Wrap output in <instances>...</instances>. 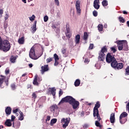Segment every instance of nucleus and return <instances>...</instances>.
<instances>
[{"instance_id": "obj_5", "label": "nucleus", "mask_w": 129, "mask_h": 129, "mask_svg": "<svg viewBox=\"0 0 129 129\" xmlns=\"http://www.w3.org/2000/svg\"><path fill=\"white\" fill-rule=\"evenodd\" d=\"M29 57L33 60H37V59H39L40 57L36 55V53H35V48L34 47H32L30 50Z\"/></svg>"}, {"instance_id": "obj_10", "label": "nucleus", "mask_w": 129, "mask_h": 129, "mask_svg": "<svg viewBox=\"0 0 129 129\" xmlns=\"http://www.w3.org/2000/svg\"><path fill=\"white\" fill-rule=\"evenodd\" d=\"M49 70V68L48 67V65H44V66L41 67V74H44L45 72L48 71Z\"/></svg>"}, {"instance_id": "obj_16", "label": "nucleus", "mask_w": 129, "mask_h": 129, "mask_svg": "<svg viewBox=\"0 0 129 129\" xmlns=\"http://www.w3.org/2000/svg\"><path fill=\"white\" fill-rule=\"evenodd\" d=\"M122 68H123V64L121 62L117 63L115 70H119Z\"/></svg>"}, {"instance_id": "obj_28", "label": "nucleus", "mask_w": 129, "mask_h": 129, "mask_svg": "<svg viewBox=\"0 0 129 129\" xmlns=\"http://www.w3.org/2000/svg\"><path fill=\"white\" fill-rule=\"evenodd\" d=\"M102 5L103 7H107L108 5V2L106 0H103L102 2Z\"/></svg>"}, {"instance_id": "obj_61", "label": "nucleus", "mask_w": 129, "mask_h": 129, "mask_svg": "<svg viewBox=\"0 0 129 129\" xmlns=\"http://www.w3.org/2000/svg\"><path fill=\"white\" fill-rule=\"evenodd\" d=\"M104 28H107V24H105L104 25Z\"/></svg>"}, {"instance_id": "obj_30", "label": "nucleus", "mask_w": 129, "mask_h": 129, "mask_svg": "<svg viewBox=\"0 0 129 129\" xmlns=\"http://www.w3.org/2000/svg\"><path fill=\"white\" fill-rule=\"evenodd\" d=\"M88 38V34H87V32H84V35H83V39L85 40V41H86L87 39Z\"/></svg>"}, {"instance_id": "obj_38", "label": "nucleus", "mask_w": 129, "mask_h": 129, "mask_svg": "<svg viewBox=\"0 0 129 129\" xmlns=\"http://www.w3.org/2000/svg\"><path fill=\"white\" fill-rule=\"evenodd\" d=\"M20 126H21V122L19 121L17 122V124L16 125L15 128H19Z\"/></svg>"}, {"instance_id": "obj_51", "label": "nucleus", "mask_w": 129, "mask_h": 129, "mask_svg": "<svg viewBox=\"0 0 129 129\" xmlns=\"http://www.w3.org/2000/svg\"><path fill=\"white\" fill-rule=\"evenodd\" d=\"M58 94H59V96H60L61 95H62L63 94V92H62L61 90H60L59 91Z\"/></svg>"}, {"instance_id": "obj_29", "label": "nucleus", "mask_w": 129, "mask_h": 129, "mask_svg": "<svg viewBox=\"0 0 129 129\" xmlns=\"http://www.w3.org/2000/svg\"><path fill=\"white\" fill-rule=\"evenodd\" d=\"M50 92H51L53 96H55V95H56V90L54 88L51 89Z\"/></svg>"}, {"instance_id": "obj_22", "label": "nucleus", "mask_w": 129, "mask_h": 129, "mask_svg": "<svg viewBox=\"0 0 129 129\" xmlns=\"http://www.w3.org/2000/svg\"><path fill=\"white\" fill-rule=\"evenodd\" d=\"M6 113L7 114V115H10L12 112V108L10 107H7V108L5 110Z\"/></svg>"}, {"instance_id": "obj_55", "label": "nucleus", "mask_w": 129, "mask_h": 129, "mask_svg": "<svg viewBox=\"0 0 129 129\" xmlns=\"http://www.w3.org/2000/svg\"><path fill=\"white\" fill-rule=\"evenodd\" d=\"M59 64V62H58V60H55L54 62V66H57Z\"/></svg>"}, {"instance_id": "obj_43", "label": "nucleus", "mask_w": 129, "mask_h": 129, "mask_svg": "<svg viewBox=\"0 0 129 129\" xmlns=\"http://www.w3.org/2000/svg\"><path fill=\"white\" fill-rule=\"evenodd\" d=\"M11 88L13 90H15V89H16V85H15V84H12L11 85Z\"/></svg>"}, {"instance_id": "obj_18", "label": "nucleus", "mask_w": 129, "mask_h": 129, "mask_svg": "<svg viewBox=\"0 0 129 129\" xmlns=\"http://www.w3.org/2000/svg\"><path fill=\"white\" fill-rule=\"evenodd\" d=\"M117 66V61L116 60H113L111 63V66L112 67V68H114V69H116V67Z\"/></svg>"}, {"instance_id": "obj_58", "label": "nucleus", "mask_w": 129, "mask_h": 129, "mask_svg": "<svg viewBox=\"0 0 129 129\" xmlns=\"http://www.w3.org/2000/svg\"><path fill=\"white\" fill-rule=\"evenodd\" d=\"M3 14H4V10L1 9L0 10V15L2 16V15H3Z\"/></svg>"}, {"instance_id": "obj_57", "label": "nucleus", "mask_w": 129, "mask_h": 129, "mask_svg": "<svg viewBox=\"0 0 129 129\" xmlns=\"http://www.w3.org/2000/svg\"><path fill=\"white\" fill-rule=\"evenodd\" d=\"M88 62H89V59H88L87 58H85V63H88Z\"/></svg>"}, {"instance_id": "obj_33", "label": "nucleus", "mask_w": 129, "mask_h": 129, "mask_svg": "<svg viewBox=\"0 0 129 129\" xmlns=\"http://www.w3.org/2000/svg\"><path fill=\"white\" fill-rule=\"evenodd\" d=\"M20 111H21L20 110H19V109H15L14 110H13V112L14 113H15L17 115V116H18L19 115L17 113V112H19L20 113Z\"/></svg>"}, {"instance_id": "obj_36", "label": "nucleus", "mask_w": 129, "mask_h": 129, "mask_svg": "<svg viewBox=\"0 0 129 129\" xmlns=\"http://www.w3.org/2000/svg\"><path fill=\"white\" fill-rule=\"evenodd\" d=\"M36 18V16L35 15H33L32 17H29L30 21H31L32 22L35 20V18Z\"/></svg>"}, {"instance_id": "obj_35", "label": "nucleus", "mask_w": 129, "mask_h": 129, "mask_svg": "<svg viewBox=\"0 0 129 129\" xmlns=\"http://www.w3.org/2000/svg\"><path fill=\"white\" fill-rule=\"evenodd\" d=\"M125 75H129V66H128L126 69H125Z\"/></svg>"}, {"instance_id": "obj_41", "label": "nucleus", "mask_w": 129, "mask_h": 129, "mask_svg": "<svg viewBox=\"0 0 129 129\" xmlns=\"http://www.w3.org/2000/svg\"><path fill=\"white\" fill-rule=\"evenodd\" d=\"M48 20H49V17L47 16H45L44 17V22H48Z\"/></svg>"}, {"instance_id": "obj_11", "label": "nucleus", "mask_w": 129, "mask_h": 129, "mask_svg": "<svg viewBox=\"0 0 129 129\" xmlns=\"http://www.w3.org/2000/svg\"><path fill=\"white\" fill-rule=\"evenodd\" d=\"M94 7L96 9V10L99 9L100 6H99V0H95L94 1Z\"/></svg>"}, {"instance_id": "obj_31", "label": "nucleus", "mask_w": 129, "mask_h": 129, "mask_svg": "<svg viewBox=\"0 0 129 129\" xmlns=\"http://www.w3.org/2000/svg\"><path fill=\"white\" fill-rule=\"evenodd\" d=\"M56 122H57V119L53 118L51 120L50 125H53V124H54V123H56Z\"/></svg>"}, {"instance_id": "obj_15", "label": "nucleus", "mask_w": 129, "mask_h": 129, "mask_svg": "<svg viewBox=\"0 0 129 129\" xmlns=\"http://www.w3.org/2000/svg\"><path fill=\"white\" fill-rule=\"evenodd\" d=\"M66 36L69 38L71 37V32H70V28L69 27L66 28Z\"/></svg>"}, {"instance_id": "obj_40", "label": "nucleus", "mask_w": 129, "mask_h": 129, "mask_svg": "<svg viewBox=\"0 0 129 129\" xmlns=\"http://www.w3.org/2000/svg\"><path fill=\"white\" fill-rule=\"evenodd\" d=\"M110 50L113 52V53H115V52H116V49L114 47H111Z\"/></svg>"}, {"instance_id": "obj_56", "label": "nucleus", "mask_w": 129, "mask_h": 129, "mask_svg": "<svg viewBox=\"0 0 129 129\" xmlns=\"http://www.w3.org/2000/svg\"><path fill=\"white\" fill-rule=\"evenodd\" d=\"M61 52L62 53V54H65V53H66V49H62L61 50Z\"/></svg>"}, {"instance_id": "obj_54", "label": "nucleus", "mask_w": 129, "mask_h": 129, "mask_svg": "<svg viewBox=\"0 0 129 129\" xmlns=\"http://www.w3.org/2000/svg\"><path fill=\"white\" fill-rule=\"evenodd\" d=\"M50 119L51 117L50 116H47L46 120L49 121V120H50Z\"/></svg>"}, {"instance_id": "obj_60", "label": "nucleus", "mask_w": 129, "mask_h": 129, "mask_svg": "<svg viewBox=\"0 0 129 129\" xmlns=\"http://www.w3.org/2000/svg\"><path fill=\"white\" fill-rule=\"evenodd\" d=\"M123 14H124V15H127V12L124 11H123Z\"/></svg>"}, {"instance_id": "obj_45", "label": "nucleus", "mask_w": 129, "mask_h": 129, "mask_svg": "<svg viewBox=\"0 0 129 129\" xmlns=\"http://www.w3.org/2000/svg\"><path fill=\"white\" fill-rule=\"evenodd\" d=\"M93 15L94 17H96L98 15L97 11H93Z\"/></svg>"}, {"instance_id": "obj_62", "label": "nucleus", "mask_w": 129, "mask_h": 129, "mask_svg": "<svg viewBox=\"0 0 129 129\" xmlns=\"http://www.w3.org/2000/svg\"><path fill=\"white\" fill-rule=\"evenodd\" d=\"M81 116H84V112H81Z\"/></svg>"}, {"instance_id": "obj_19", "label": "nucleus", "mask_w": 129, "mask_h": 129, "mask_svg": "<svg viewBox=\"0 0 129 129\" xmlns=\"http://www.w3.org/2000/svg\"><path fill=\"white\" fill-rule=\"evenodd\" d=\"M114 116H115L114 113H112V114H111L110 117V121L111 123H114V120L115 119V118Z\"/></svg>"}, {"instance_id": "obj_8", "label": "nucleus", "mask_w": 129, "mask_h": 129, "mask_svg": "<svg viewBox=\"0 0 129 129\" xmlns=\"http://www.w3.org/2000/svg\"><path fill=\"white\" fill-rule=\"evenodd\" d=\"M115 58L114 56L111 55L110 53H108L106 55V61L107 63H111L112 61H114Z\"/></svg>"}, {"instance_id": "obj_34", "label": "nucleus", "mask_w": 129, "mask_h": 129, "mask_svg": "<svg viewBox=\"0 0 129 129\" xmlns=\"http://www.w3.org/2000/svg\"><path fill=\"white\" fill-rule=\"evenodd\" d=\"M53 57L54 58L55 61H58V60H59V56H58V55H57V54L55 53L53 55Z\"/></svg>"}, {"instance_id": "obj_63", "label": "nucleus", "mask_w": 129, "mask_h": 129, "mask_svg": "<svg viewBox=\"0 0 129 129\" xmlns=\"http://www.w3.org/2000/svg\"><path fill=\"white\" fill-rule=\"evenodd\" d=\"M2 128H4V126L3 125H0V129H2Z\"/></svg>"}, {"instance_id": "obj_49", "label": "nucleus", "mask_w": 129, "mask_h": 129, "mask_svg": "<svg viewBox=\"0 0 129 129\" xmlns=\"http://www.w3.org/2000/svg\"><path fill=\"white\" fill-rule=\"evenodd\" d=\"M52 60V58H48L47 59L46 61H47V63H50V62H51Z\"/></svg>"}, {"instance_id": "obj_3", "label": "nucleus", "mask_w": 129, "mask_h": 129, "mask_svg": "<svg viewBox=\"0 0 129 129\" xmlns=\"http://www.w3.org/2000/svg\"><path fill=\"white\" fill-rule=\"evenodd\" d=\"M117 47L119 51H128L127 41L126 40H120L117 42Z\"/></svg>"}, {"instance_id": "obj_17", "label": "nucleus", "mask_w": 129, "mask_h": 129, "mask_svg": "<svg viewBox=\"0 0 129 129\" xmlns=\"http://www.w3.org/2000/svg\"><path fill=\"white\" fill-rule=\"evenodd\" d=\"M95 119H97V120H96L95 121V125L97 126L98 127L101 128V124H100V123L99 121H100V119H98L96 116L95 117Z\"/></svg>"}, {"instance_id": "obj_20", "label": "nucleus", "mask_w": 129, "mask_h": 129, "mask_svg": "<svg viewBox=\"0 0 129 129\" xmlns=\"http://www.w3.org/2000/svg\"><path fill=\"white\" fill-rule=\"evenodd\" d=\"M80 35L79 34H78L75 36V39L76 44H79V43H80Z\"/></svg>"}, {"instance_id": "obj_52", "label": "nucleus", "mask_w": 129, "mask_h": 129, "mask_svg": "<svg viewBox=\"0 0 129 129\" xmlns=\"http://www.w3.org/2000/svg\"><path fill=\"white\" fill-rule=\"evenodd\" d=\"M89 49H90L91 50L93 49V44H90Z\"/></svg>"}, {"instance_id": "obj_59", "label": "nucleus", "mask_w": 129, "mask_h": 129, "mask_svg": "<svg viewBox=\"0 0 129 129\" xmlns=\"http://www.w3.org/2000/svg\"><path fill=\"white\" fill-rule=\"evenodd\" d=\"M29 66L30 68H32V67H33V64L30 63V64H29Z\"/></svg>"}, {"instance_id": "obj_9", "label": "nucleus", "mask_w": 129, "mask_h": 129, "mask_svg": "<svg viewBox=\"0 0 129 129\" xmlns=\"http://www.w3.org/2000/svg\"><path fill=\"white\" fill-rule=\"evenodd\" d=\"M76 9L77 13L79 16H80V14H81V9H80V1H77L76 2Z\"/></svg>"}, {"instance_id": "obj_1", "label": "nucleus", "mask_w": 129, "mask_h": 129, "mask_svg": "<svg viewBox=\"0 0 129 129\" xmlns=\"http://www.w3.org/2000/svg\"><path fill=\"white\" fill-rule=\"evenodd\" d=\"M64 102H69L71 105H72L74 109H76L79 106V102L76 101L72 96H67L62 98L59 102L58 104H62Z\"/></svg>"}, {"instance_id": "obj_39", "label": "nucleus", "mask_w": 129, "mask_h": 129, "mask_svg": "<svg viewBox=\"0 0 129 129\" xmlns=\"http://www.w3.org/2000/svg\"><path fill=\"white\" fill-rule=\"evenodd\" d=\"M32 98H34V99H36V98H37V94L35 92L32 93Z\"/></svg>"}, {"instance_id": "obj_25", "label": "nucleus", "mask_w": 129, "mask_h": 129, "mask_svg": "<svg viewBox=\"0 0 129 129\" xmlns=\"http://www.w3.org/2000/svg\"><path fill=\"white\" fill-rule=\"evenodd\" d=\"M98 29L99 32H102V30H103V25L101 24H99L98 26Z\"/></svg>"}, {"instance_id": "obj_13", "label": "nucleus", "mask_w": 129, "mask_h": 129, "mask_svg": "<svg viewBox=\"0 0 129 129\" xmlns=\"http://www.w3.org/2000/svg\"><path fill=\"white\" fill-rule=\"evenodd\" d=\"M37 25V21H35L32 27H31V30H32L31 32L33 33H35V32H36V31H37V25Z\"/></svg>"}, {"instance_id": "obj_12", "label": "nucleus", "mask_w": 129, "mask_h": 129, "mask_svg": "<svg viewBox=\"0 0 129 129\" xmlns=\"http://www.w3.org/2000/svg\"><path fill=\"white\" fill-rule=\"evenodd\" d=\"M105 58V54L103 53H100L99 54V57H98V60L99 61H103L104 60V59Z\"/></svg>"}, {"instance_id": "obj_21", "label": "nucleus", "mask_w": 129, "mask_h": 129, "mask_svg": "<svg viewBox=\"0 0 129 129\" xmlns=\"http://www.w3.org/2000/svg\"><path fill=\"white\" fill-rule=\"evenodd\" d=\"M18 42L20 45H23L25 44V37H22L21 38H19Z\"/></svg>"}, {"instance_id": "obj_2", "label": "nucleus", "mask_w": 129, "mask_h": 129, "mask_svg": "<svg viewBox=\"0 0 129 129\" xmlns=\"http://www.w3.org/2000/svg\"><path fill=\"white\" fill-rule=\"evenodd\" d=\"M10 49H11L10 42L7 40L3 41L0 36V50H2L4 52H8L10 51Z\"/></svg>"}, {"instance_id": "obj_50", "label": "nucleus", "mask_w": 129, "mask_h": 129, "mask_svg": "<svg viewBox=\"0 0 129 129\" xmlns=\"http://www.w3.org/2000/svg\"><path fill=\"white\" fill-rule=\"evenodd\" d=\"M37 81H38L39 82L42 81V77H38L37 76Z\"/></svg>"}, {"instance_id": "obj_26", "label": "nucleus", "mask_w": 129, "mask_h": 129, "mask_svg": "<svg viewBox=\"0 0 129 129\" xmlns=\"http://www.w3.org/2000/svg\"><path fill=\"white\" fill-rule=\"evenodd\" d=\"M80 85V80L79 79H77L75 82V86L77 87V86H79Z\"/></svg>"}, {"instance_id": "obj_46", "label": "nucleus", "mask_w": 129, "mask_h": 129, "mask_svg": "<svg viewBox=\"0 0 129 129\" xmlns=\"http://www.w3.org/2000/svg\"><path fill=\"white\" fill-rule=\"evenodd\" d=\"M54 3L56 6H59V0H54Z\"/></svg>"}, {"instance_id": "obj_24", "label": "nucleus", "mask_w": 129, "mask_h": 129, "mask_svg": "<svg viewBox=\"0 0 129 129\" xmlns=\"http://www.w3.org/2000/svg\"><path fill=\"white\" fill-rule=\"evenodd\" d=\"M11 119H7L5 122L6 125L7 126H12V123L11 122Z\"/></svg>"}, {"instance_id": "obj_37", "label": "nucleus", "mask_w": 129, "mask_h": 129, "mask_svg": "<svg viewBox=\"0 0 129 129\" xmlns=\"http://www.w3.org/2000/svg\"><path fill=\"white\" fill-rule=\"evenodd\" d=\"M119 21L120 23H124V19L122 17H119Z\"/></svg>"}, {"instance_id": "obj_7", "label": "nucleus", "mask_w": 129, "mask_h": 129, "mask_svg": "<svg viewBox=\"0 0 129 129\" xmlns=\"http://www.w3.org/2000/svg\"><path fill=\"white\" fill-rule=\"evenodd\" d=\"M61 122H63L64 123L62 124V127L63 128H66L67 126H68V124H69V123L70 122V118H62L61 120Z\"/></svg>"}, {"instance_id": "obj_53", "label": "nucleus", "mask_w": 129, "mask_h": 129, "mask_svg": "<svg viewBox=\"0 0 129 129\" xmlns=\"http://www.w3.org/2000/svg\"><path fill=\"white\" fill-rule=\"evenodd\" d=\"M9 26V25H8V23H4V28L7 29L8 27Z\"/></svg>"}, {"instance_id": "obj_47", "label": "nucleus", "mask_w": 129, "mask_h": 129, "mask_svg": "<svg viewBox=\"0 0 129 129\" xmlns=\"http://www.w3.org/2000/svg\"><path fill=\"white\" fill-rule=\"evenodd\" d=\"M4 82V78H0V87Z\"/></svg>"}, {"instance_id": "obj_6", "label": "nucleus", "mask_w": 129, "mask_h": 129, "mask_svg": "<svg viewBox=\"0 0 129 129\" xmlns=\"http://www.w3.org/2000/svg\"><path fill=\"white\" fill-rule=\"evenodd\" d=\"M126 116H127V113L125 112H122L120 114L119 116V121L121 124H123V123H125L126 122V119H124V120L123 119L124 118V117H126Z\"/></svg>"}, {"instance_id": "obj_4", "label": "nucleus", "mask_w": 129, "mask_h": 129, "mask_svg": "<svg viewBox=\"0 0 129 129\" xmlns=\"http://www.w3.org/2000/svg\"><path fill=\"white\" fill-rule=\"evenodd\" d=\"M99 107H100V104H99V102H97L93 109V116L94 117L96 116L97 118L100 120L101 118H100L98 111V108H99Z\"/></svg>"}, {"instance_id": "obj_23", "label": "nucleus", "mask_w": 129, "mask_h": 129, "mask_svg": "<svg viewBox=\"0 0 129 129\" xmlns=\"http://www.w3.org/2000/svg\"><path fill=\"white\" fill-rule=\"evenodd\" d=\"M19 116L18 118L19 120H23L24 119V113L22 111H19Z\"/></svg>"}, {"instance_id": "obj_44", "label": "nucleus", "mask_w": 129, "mask_h": 129, "mask_svg": "<svg viewBox=\"0 0 129 129\" xmlns=\"http://www.w3.org/2000/svg\"><path fill=\"white\" fill-rule=\"evenodd\" d=\"M10 17V16L9 15V14H6L5 16V21H7V20H8V19H9V18Z\"/></svg>"}, {"instance_id": "obj_32", "label": "nucleus", "mask_w": 129, "mask_h": 129, "mask_svg": "<svg viewBox=\"0 0 129 129\" xmlns=\"http://www.w3.org/2000/svg\"><path fill=\"white\" fill-rule=\"evenodd\" d=\"M17 59V57L16 56H12L11 57V61L12 63H15L16 62V59Z\"/></svg>"}, {"instance_id": "obj_27", "label": "nucleus", "mask_w": 129, "mask_h": 129, "mask_svg": "<svg viewBox=\"0 0 129 129\" xmlns=\"http://www.w3.org/2000/svg\"><path fill=\"white\" fill-rule=\"evenodd\" d=\"M106 52H107V48H106L105 46H104L102 48L101 52L100 53H103V54H104V53H106Z\"/></svg>"}, {"instance_id": "obj_14", "label": "nucleus", "mask_w": 129, "mask_h": 129, "mask_svg": "<svg viewBox=\"0 0 129 129\" xmlns=\"http://www.w3.org/2000/svg\"><path fill=\"white\" fill-rule=\"evenodd\" d=\"M38 81V75H36L34 77V79L33 80V83L34 85H36L37 86H38V85L40 84V83Z\"/></svg>"}, {"instance_id": "obj_48", "label": "nucleus", "mask_w": 129, "mask_h": 129, "mask_svg": "<svg viewBox=\"0 0 129 129\" xmlns=\"http://www.w3.org/2000/svg\"><path fill=\"white\" fill-rule=\"evenodd\" d=\"M15 119H16V116H15L14 115H12L11 121H14V120H15Z\"/></svg>"}, {"instance_id": "obj_42", "label": "nucleus", "mask_w": 129, "mask_h": 129, "mask_svg": "<svg viewBox=\"0 0 129 129\" xmlns=\"http://www.w3.org/2000/svg\"><path fill=\"white\" fill-rule=\"evenodd\" d=\"M10 73V69L7 68L5 71V74L8 75Z\"/></svg>"}, {"instance_id": "obj_64", "label": "nucleus", "mask_w": 129, "mask_h": 129, "mask_svg": "<svg viewBox=\"0 0 129 129\" xmlns=\"http://www.w3.org/2000/svg\"><path fill=\"white\" fill-rule=\"evenodd\" d=\"M127 25L128 27H129V21L127 22Z\"/></svg>"}]
</instances>
